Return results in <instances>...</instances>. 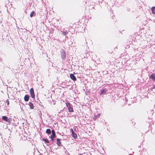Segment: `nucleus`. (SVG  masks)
<instances>
[{
  "label": "nucleus",
  "instance_id": "obj_14",
  "mask_svg": "<svg viewBox=\"0 0 155 155\" xmlns=\"http://www.w3.org/2000/svg\"><path fill=\"white\" fill-rule=\"evenodd\" d=\"M68 32L66 30L65 31H63L62 32L63 34L64 35H66L68 33Z\"/></svg>",
  "mask_w": 155,
  "mask_h": 155
},
{
  "label": "nucleus",
  "instance_id": "obj_22",
  "mask_svg": "<svg viewBox=\"0 0 155 155\" xmlns=\"http://www.w3.org/2000/svg\"><path fill=\"white\" fill-rule=\"evenodd\" d=\"M9 104V102L8 101V103H7V104L8 105Z\"/></svg>",
  "mask_w": 155,
  "mask_h": 155
},
{
  "label": "nucleus",
  "instance_id": "obj_19",
  "mask_svg": "<svg viewBox=\"0 0 155 155\" xmlns=\"http://www.w3.org/2000/svg\"><path fill=\"white\" fill-rule=\"evenodd\" d=\"M70 131L71 132L72 134L74 133L72 129H71L70 130Z\"/></svg>",
  "mask_w": 155,
  "mask_h": 155
},
{
  "label": "nucleus",
  "instance_id": "obj_17",
  "mask_svg": "<svg viewBox=\"0 0 155 155\" xmlns=\"http://www.w3.org/2000/svg\"><path fill=\"white\" fill-rule=\"evenodd\" d=\"M100 115V114H99L97 115L96 116H95V117L94 118V119L95 120L97 118L99 117Z\"/></svg>",
  "mask_w": 155,
  "mask_h": 155
},
{
  "label": "nucleus",
  "instance_id": "obj_7",
  "mask_svg": "<svg viewBox=\"0 0 155 155\" xmlns=\"http://www.w3.org/2000/svg\"><path fill=\"white\" fill-rule=\"evenodd\" d=\"M55 136V132L54 130H52V134L51 136L49 137H54Z\"/></svg>",
  "mask_w": 155,
  "mask_h": 155
},
{
  "label": "nucleus",
  "instance_id": "obj_6",
  "mask_svg": "<svg viewBox=\"0 0 155 155\" xmlns=\"http://www.w3.org/2000/svg\"><path fill=\"white\" fill-rule=\"evenodd\" d=\"M28 105H29L30 109H33L34 108V106L33 104L31 102H29Z\"/></svg>",
  "mask_w": 155,
  "mask_h": 155
},
{
  "label": "nucleus",
  "instance_id": "obj_10",
  "mask_svg": "<svg viewBox=\"0 0 155 155\" xmlns=\"http://www.w3.org/2000/svg\"><path fill=\"white\" fill-rule=\"evenodd\" d=\"M57 144L58 146H59L60 145L61 143L60 142V139L57 138Z\"/></svg>",
  "mask_w": 155,
  "mask_h": 155
},
{
  "label": "nucleus",
  "instance_id": "obj_2",
  "mask_svg": "<svg viewBox=\"0 0 155 155\" xmlns=\"http://www.w3.org/2000/svg\"><path fill=\"white\" fill-rule=\"evenodd\" d=\"M30 93L32 98H34L35 97L34 91L33 88H31L30 90Z\"/></svg>",
  "mask_w": 155,
  "mask_h": 155
},
{
  "label": "nucleus",
  "instance_id": "obj_16",
  "mask_svg": "<svg viewBox=\"0 0 155 155\" xmlns=\"http://www.w3.org/2000/svg\"><path fill=\"white\" fill-rule=\"evenodd\" d=\"M106 92V90H103L101 92L100 94H105V93Z\"/></svg>",
  "mask_w": 155,
  "mask_h": 155
},
{
  "label": "nucleus",
  "instance_id": "obj_15",
  "mask_svg": "<svg viewBox=\"0 0 155 155\" xmlns=\"http://www.w3.org/2000/svg\"><path fill=\"white\" fill-rule=\"evenodd\" d=\"M46 132L47 133L50 134H51V130L49 129H47L46 131Z\"/></svg>",
  "mask_w": 155,
  "mask_h": 155
},
{
  "label": "nucleus",
  "instance_id": "obj_21",
  "mask_svg": "<svg viewBox=\"0 0 155 155\" xmlns=\"http://www.w3.org/2000/svg\"><path fill=\"white\" fill-rule=\"evenodd\" d=\"M153 89H155V85L153 86Z\"/></svg>",
  "mask_w": 155,
  "mask_h": 155
},
{
  "label": "nucleus",
  "instance_id": "obj_1",
  "mask_svg": "<svg viewBox=\"0 0 155 155\" xmlns=\"http://www.w3.org/2000/svg\"><path fill=\"white\" fill-rule=\"evenodd\" d=\"M66 105L68 107L69 112L73 111V108L71 107L70 104L69 102H67L65 103Z\"/></svg>",
  "mask_w": 155,
  "mask_h": 155
},
{
  "label": "nucleus",
  "instance_id": "obj_9",
  "mask_svg": "<svg viewBox=\"0 0 155 155\" xmlns=\"http://www.w3.org/2000/svg\"><path fill=\"white\" fill-rule=\"evenodd\" d=\"M61 57L63 59H64L66 57V53L64 50L63 51V52L62 53Z\"/></svg>",
  "mask_w": 155,
  "mask_h": 155
},
{
  "label": "nucleus",
  "instance_id": "obj_5",
  "mask_svg": "<svg viewBox=\"0 0 155 155\" xmlns=\"http://www.w3.org/2000/svg\"><path fill=\"white\" fill-rule=\"evenodd\" d=\"M150 78L153 80L155 81V74L153 73L150 76Z\"/></svg>",
  "mask_w": 155,
  "mask_h": 155
},
{
  "label": "nucleus",
  "instance_id": "obj_8",
  "mask_svg": "<svg viewBox=\"0 0 155 155\" xmlns=\"http://www.w3.org/2000/svg\"><path fill=\"white\" fill-rule=\"evenodd\" d=\"M29 96L27 95L25 96L24 97V100L25 101H28L29 99Z\"/></svg>",
  "mask_w": 155,
  "mask_h": 155
},
{
  "label": "nucleus",
  "instance_id": "obj_4",
  "mask_svg": "<svg viewBox=\"0 0 155 155\" xmlns=\"http://www.w3.org/2000/svg\"><path fill=\"white\" fill-rule=\"evenodd\" d=\"M70 78L73 81H75L76 80V78L75 76L73 74H70Z\"/></svg>",
  "mask_w": 155,
  "mask_h": 155
},
{
  "label": "nucleus",
  "instance_id": "obj_20",
  "mask_svg": "<svg viewBox=\"0 0 155 155\" xmlns=\"http://www.w3.org/2000/svg\"><path fill=\"white\" fill-rule=\"evenodd\" d=\"M51 139V140L52 141H53L54 140V137H50Z\"/></svg>",
  "mask_w": 155,
  "mask_h": 155
},
{
  "label": "nucleus",
  "instance_id": "obj_11",
  "mask_svg": "<svg viewBox=\"0 0 155 155\" xmlns=\"http://www.w3.org/2000/svg\"><path fill=\"white\" fill-rule=\"evenodd\" d=\"M152 13L154 14H155V7H153L151 8Z\"/></svg>",
  "mask_w": 155,
  "mask_h": 155
},
{
  "label": "nucleus",
  "instance_id": "obj_3",
  "mask_svg": "<svg viewBox=\"0 0 155 155\" xmlns=\"http://www.w3.org/2000/svg\"><path fill=\"white\" fill-rule=\"evenodd\" d=\"M2 119L3 120H4L6 122H9V120L8 119V118L6 116H3L2 117Z\"/></svg>",
  "mask_w": 155,
  "mask_h": 155
},
{
  "label": "nucleus",
  "instance_id": "obj_12",
  "mask_svg": "<svg viewBox=\"0 0 155 155\" xmlns=\"http://www.w3.org/2000/svg\"><path fill=\"white\" fill-rule=\"evenodd\" d=\"M72 134V136L73 137L74 139H76L77 137V136L76 134L74 133H73Z\"/></svg>",
  "mask_w": 155,
  "mask_h": 155
},
{
  "label": "nucleus",
  "instance_id": "obj_13",
  "mask_svg": "<svg viewBox=\"0 0 155 155\" xmlns=\"http://www.w3.org/2000/svg\"><path fill=\"white\" fill-rule=\"evenodd\" d=\"M35 12L34 11H33L31 12L30 14V16L31 17H32L33 16H34L35 15Z\"/></svg>",
  "mask_w": 155,
  "mask_h": 155
},
{
  "label": "nucleus",
  "instance_id": "obj_18",
  "mask_svg": "<svg viewBox=\"0 0 155 155\" xmlns=\"http://www.w3.org/2000/svg\"><path fill=\"white\" fill-rule=\"evenodd\" d=\"M43 140H44L46 143H49V141L47 139L43 138Z\"/></svg>",
  "mask_w": 155,
  "mask_h": 155
}]
</instances>
